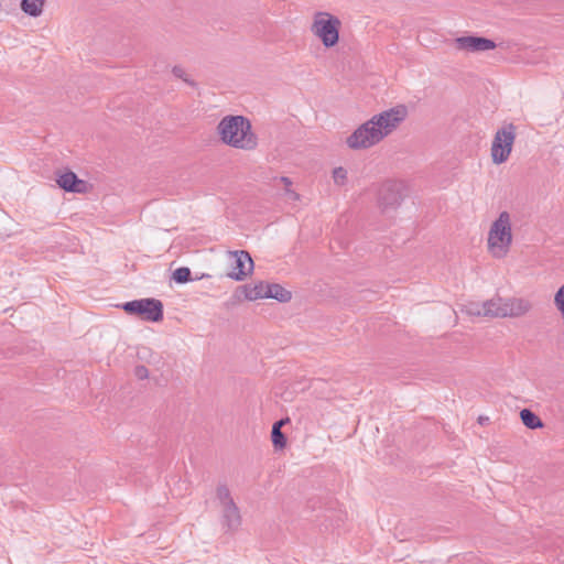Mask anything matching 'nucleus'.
Masks as SVG:
<instances>
[{
	"label": "nucleus",
	"mask_w": 564,
	"mask_h": 564,
	"mask_svg": "<svg viewBox=\"0 0 564 564\" xmlns=\"http://www.w3.org/2000/svg\"><path fill=\"white\" fill-rule=\"evenodd\" d=\"M520 419L528 429L535 430L543 426L541 419L530 409L521 410Z\"/></svg>",
	"instance_id": "nucleus-16"
},
{
	"label": "nucleus",
	"mask_w": 564,
	"mask_h": 564,
	"mask_svg": "<svg viewBox=\"0 0 564 564\" xmlns=\"http://www.w3.org/2000/svg\"><path fill=\"white\" fill-rule=\"evenodd\" d=\"M500 305V296L492 297L488 301L482 302V316L487 317H501V315H496Z\"/></svg>",
	"instance_id": "nucleus-17"
},
{
	"label": "nucleus",
	"mask_w": 564,
	"mask_h": 564,
	"mask_svg": "<svg viewBox=\"0 0 564 564\" xmlns=\"http://www.w3.org/2000/svg\"><path fill=\"white\" fill-rule=\"evenodd\" d=\"M271 440L275 448H283L286 444V437L280 430V424H273Z\"/></svg>",
	"instance_id": "nucleus-18"
},
{
	"label": "nucleus",
	"mask_w": 564,
	"mask_h": 564,
	"mask_svg": "<svg viewBox=\"0 0 564 564\" xmlns=\"http://www.w3.org/2000/svg\"><path fill=\"white\" fill-rule=\"evenodd\" d=\"M465 311L473 316H482V303L471 302L465 306Z\"/></svg>",
	"instance_id": "nucleus-21"
},
{
	"label": "nucleus",
	"mask_w": 564,
	"mask_h": 564,
	"mask_svg": "<svg viewBox=\"0 0 564 564\" xmlns=\"http://www.w3.org/2000/svg\"><path fill=\"white\" fill-rule=\"evenodd\" d=\"M408 110L403 105L375 115L359 126L346 140L352 150L368 149L390 134L406 118Z\"/></svg>",
	"instance_id": "nucleus-1"
},
{
	"label": "nucleus",
	"mask_w": 564,
	"mask_h": 564,
	"mask_svg": "<svg viewBox=\"0 0 564 564\" xmlns=\"http://www.w3.org/2000/svg\"><path fill=\"white\" fill-rule=\"evenodd\" d=\"M45 0H22L21 9L30 17H40L43 12Z\"/></svg>",
	"instance_id": "nucleus-15"
},
{
	"label": "nucleus",
	"mask_w": 564,
	"mask_h": 564,
	"mask_svg": "<svg viewBox=\"0 0 564 564\" xmlns=\"http://www.w3.org/2000/svg\"><path fill=\"white\" fill-rule=\"evenodd\" d=\"M134 376L139 379V380H144L147 378H149V370L145 366H137L135 369H134Z\"/></svg>",
	"instance_id": "nucleus-24"
},
{
	"label": "nucleus",
	"mask_w": 564,
	"mask_h": 564,
	"mask_svg": "<svg viewBox=\"0 0 564 564\" xmlns=\"http://www.w3.org/2000/svg\"><path fill=\"white\" fill-rule=\"evenodd\" d=\"M56 182H57L58 186L66 192H72V193L85 192V182L83 180H79L77 177V175L72 171H67V172L58 175V178L56 180Z\"/></svg>",
	"instance_id": "nucleus-12"
},
{
	"label": "nucleus",
	"mask_w": 564,
	"mask_h": 564,
	"mask_svg": "<svg viewBox=\"0 0 564 564\" xmlns=\"http://www.w3.org/2000/svg\"><path fill=\"white\" fill-rule=\"evenodd\" d=\"M217 132L223 143L235 149L251 151L258 145L251 122L243 116L224 117L217 126Z\"/></svg>",
	"instance_id": "nucleus-2"
},
{
	"label": "nucleus",
	"mask_w": 564,
	"mask_h": 564,
	"mask_svg": "<svg viewBox=\"0 0 564 564\" xmlns=\"http://www.w3.org/2000/svg\"><path fill=\"white\" fill-rule=\"evenodd\" d=\"M340 21L328 12H317L314 15L312 32L325 47H333L339 40Z\"/></svg>",
	"instance_id": "nucleus-5"
},
{
	"label": "nucleus",
	"mask_w": 564,
	"mask_h": 564,
	"mask_svg": "<svg viewBox=\"0 0 564 564\" xmlns=\"http://www.w3.org/2000/svg\"><path fill=\"white\" fill-rule=\"evenodd\" d=\"M500 311H498L496 315H501V318L520 317L527 314L531 308V304L529 301L517 297H500Z\"/></svg>",
	"instance_id": "nucleus-11"
},
{
	"label": "nucleus",
	"mask_w": 564,
	"mask_h": 564,
	"mask_svg": "<svg viewBox=\"0 0 564 564\" xmlns=\"http://www.w3.org/2000/svg\"><path fill=\"white\" fill-rule=\"evenodd\" d=\"M216 497L221 507V525L226 532H236L241 525L242 518L240 509L234 501L230 490L226 485H219L216 489Z\"/></svg>",
	"instance_id": "nucleus-4"
},
{
	"label": "nucleus",
	"mask_w": 564,
	"mask_h": 564,
	"mask_svg": "<svg viewBox=\"0 0 564 564\" xmlns=\"http://www.w3.org/2000/svg\"><path fill=\"white\" fill-rule=\"evenodd\" d=\"M232 270L227 276L235 281H243L253 270V260L248 251H229Z\"/></svg>",
	"instance_id": "nucleus-8"
},
{
	"label": "nucleus",
	"mask_w": 564,
	"mask_h": 564,
	"mask_svg": "<svg viewBox=\"0 0 564 564\" xmlns=\"http://www.w3.org/2000/svg\"><path fill=\"white\" fill-rule=\"evenodd\" d=\"M402 202L400 184L387 181L384 182L378 193V205L383 213L395 209Z\"/></svg>",
	"instance_id": "nucleus-9"
},
{
	"label": "nucleus",
	"mask_w": 564,
	"mask_h": 564,
	"mask_svg": "<svg viewBox=\"0 0 564 564\" xmlns=\"http://www.w3.org/2000/svg\"><path fill=\"white\" fill-rule=\"evenodd\" d=\"M245 297L249 301H256L259 299H267L268 283L262 281L256 284H246L242 286Z\"/></svg>",
	"instance_id": "nucleus-13"
},
{
	"label": "nucleus",
	"mask_w": 564,
	"mask_h": 564,
	"mask_svg": "<svg viewBox=\"0 0 564 564\" xmlns=\"http://www.w3.org/2000/svg\"><path fill=\"white\" fill-rule=\"evenodd\" d=\"M172 73L175 77L183 79L185 83L194 85V83L187 78L185 69L182 66H174Z\"/></svg>",
	"instance_id": "nucleus-22"
},
{
	"label": "nucleus",
	"mask_w": 564,
	"mask_h": 564,
	"mask_svg": "<svg viewBox=\"0 0 564 564\" xmlns=\"http://www.w3.org/2000/svg\"><path fill=\"white\" fill-rule=\"evenodd\" d=\"M176 283L184 284L192 280L191 270L187 267L177 268L172 275Z\"/></svg>",
	"instance_id": "nucleus-19"
},
{
	"label": "nucleus",
	"mask_w": 564,
	"mask_h": 564,
	"mask_svg": "<svg viewBox=\"0 0 564 564\" xmlns=\"http://www.w3.org/2000/svg\"><path fill=\"white\" fill-rule=\"evenodd\" d=\"M333 180L337 185H344L347 181V171L339 166L333 171Z\"/></svg>",
	"instance_id": "nucleus-20"
},
{
	"label": "nucleus",
	"mask_w": 564,
	"mask_h": 564,
	"mask_svg": "<svg viewBox=\"0 0 564 564\" xmlns=\"http://www.w3.org/2000/svg\"><path fill=\"white\" fill-rule=\"evenodd\" d=\"M512 242L510 216L507 212L500 213L494 221L488 234V247L495 258H503Z\"/></svg>",
	"instance_id": "nucleus-3"
},
{
	"label": "nucleus",
	"mask_w": 564,
	"mask_h": 564,
	"mask_svg": "<svg viewBox=\"0 0 564 564\" xmlns=\"http://www.w3.org/2000/svg\"><path fill=\"white\" fill-rule=\"evenodd\" d=\"M267 299H274L279 302L285 303L292 299V293L276 283H268Z\"/></svg>",
	"instance_id": "nucleus-14"
},
{
	"label": "nucleus",
	"mask_w": 564,
	"mask_h": 564,
	"mask_svg": "<svg viewBox=\"0 0 564 564\" xmlns=\"http://www.w3.org/2000/svg\"><path fill=\"white\" fill-rule=\"evenodd\" d=\"M454 45L458 51H466L471 53L490 51L497 46L492 40L471 35L455 39Z\"/></svg>",
	"instance_id": "nucleus-10"
},
{
	"label": "nucleus",
	"mask_w": 564,
	"mask_h": 564,
	"mask_svg": "<svg viewBox=\"0 0 564 564\" xmlns=\"http://www.w3.org/2000/svg\"><path fill=\"white\" fill-rule=\"evenodd\" d=\"M514 138L516 127L512 123L503 126L496 132L491 144V158L494 163L501 164L508 160Z\"/></svg>",
	"instance_id": "nucleus-7"
},
{
	"label": "nucleus",
	"mask_w": 564,
	"mask_h": 564,
	"mask_svg": "<svg viewBox=\"0 0 564 564\" xmlns=\"http://www.w3.org/2000/svg\"><path fill=\"white\" fill-rule=\"evenodd\" d=\"M121 307L127 314L139 316L147 322H161L164 316L162 302L152 297L126 302Z\"/></svg>",
	"instance_id": "nucleus-6"
},
{
	"label": "nucleus",
	"mask_w": 564,
	"mask_h": 564,
	"mask_svg": "<svg viewBox=\"0 0 564 564\" xmlns=\"http://www.w3.org/2000/svg\"><path fill=\"white\" fill-rule=\"evenodd\" d=\"M274 424H280V427H281V426H283L284 421H283V420H280V421L275 422Z\"/></svg>",
	"instance_id": "nucleus-25"
},
{
	"label": "nucleus",
	"mask_w": 564,
	"mask_h": 564,
	"mask_svg": "<svg viewBox=\"0 0 564 564\" xmlns=\"http://www.w3.org/2000/svg\"><path fill=\"white\" fill-rule=\"evenodd\" d=\"M281 182L285 185V191L289 194L290 198L299 199V194H296L295 192L290 189V186L292 185V181L286 176H282Z\"/></svg>",
	"instance_id": "nucleus-23"
}]
</instances>
